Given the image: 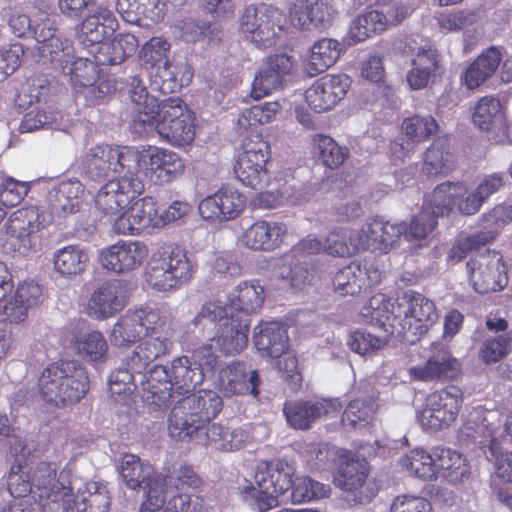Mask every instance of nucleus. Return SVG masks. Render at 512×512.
Masks as SVG:
<instances>
[{
    "mask_svg": "<svg viewBox=\"0 0 512 512\" xmlns=\"http://www.w3.org/2000/svg\"><path fill=\"white\" fill-rule=\"evenodd\" d=\"M294 469L288 463L278 460L258 464L255 485L245 481L238 487L241 499L252 509L264 512L277 507L289 489L290 500L297 504L329 496L330 486L309 477L292 480Z\"/></svg>",
    "mask_w": 512,
    "mask_h": 512,
    "instance_id": "1",
    "label": "nucleus"
},
{
    "mask_svg": "<svg viewBox=\"0 0 512 512\" xmlns=\"http://www.w3.org/2000/svg\"><path fill=\"white\" fill-rule=\"evenodd\" d=\"M201 479L190 466H180L166 474L151 475L145 486V500L142 509L164 512H196L201 507L199 496L185 489H196Z\"/></svg>",
    "mask_w": 512,
    "mask_h": 512,
    "instance_id": "2",
    "label": "nucleus"
},
{
    "mask_svg": "<svg viewBox=\"0 0 512 512\" xmlns=\"http://www.w3.org/2000/svg\"><path fill=\"white\" fill-rule=\"evenodd\" d=\"M87 371L72 361L52 363L43 369L38 379L41 398L56 407L78 403L89 391Z\"/></svg>",
    "mask_w": 512,
    "mask_h": 512,
    "instance_id": "3",
    "label": "nucleus"
},
{
    "mask_svg": "<svg viewBox=\"0 0 512 512\" xmlns=\"http://www.w3.org/2000/svg\"><path fill=\"white\" fill-rule=\"evenodd\" d=\"M221 397L212 390L187 393L173 406L168 417V431L172 438L184 441L198 434L222 410Z\"/></svg>",
    "mask_w": 512,
    "mask_h": 512,
    "instance_id": "4",
    "label": "nucleus"
},
{
    "mask_svg": "<svg viewBox=\"0 0 512 512\" xmlns=\"http://www.w3.org/2000/svg\"><path fill=\"white\" fill-rule=\"evenodd\" d=\"M56 464L40 462L33 469L31 481L33 498L42 512H70L73 510V491L77 479H70L69 471L62 470L56 478Z\"/></svg>",
    "mask_w": 512,
    "mask_h": 512,
    "instance_id": "5",
    "label": "nucleus"
},
{
    "mask_svg": "<svg viewBox=\"0 0 512 512\" xmlns=\"http://www.w3.org/2000/svg\"><path fill=\"white\" fill-rule=\"evenodd\" d=\"M285 25L283 11L265 3L247 6L239 19L242 36L260 48L272 47L284 32Z\"/></svg>",
    "mask_w": 512,
    "mask_h": 512,
    "instance_id": "6",
    "label": "nucleus"
},
{
    "mask_svg": "<svg viewBox=\"0 0 512 512\" xmlns=\"http://www.w3.org/2000/svg\"><path fill=\"white\" fill-rule=\"evenodd\" d=\"M153 131L173 146L192 143L195 138L194 118L181 98L168 97L160 101L154 127L143 135Z\"/></svg>",
    "mask_w": 512,
    "mask_h": 512,
    "instance_id": "7",
    "label": "nucleus"
},
{
    "mask_svg": "<svg viewBox=\"0 0 512 512\" xmlns=\"http://www.w3.org/2000/svg\"><path fill=\"white\" fill-rule=\"evenodd\" d=\"M192 271V264L183 250L163 246L153 254L145 276L149 285L167 291L188 281Z\"/></svg>",
    "mask_w": 512,
    "mask_h": 512,
    "instance_id": "8",
    "label": "nucleus"
},
{
    "mask_svg": "<svg viewBox=\"0 0 512 512\" xmlns=\"http://www.w3.org/2000/svg\"><path fill=\"white\" fill-rule=\"evenodd\" d=\"M461 436L482 447L487 446L490 453L494 454L495 444L512 442V413L503 421L499 411L475 407L461 428Z\"/></svg>",
    "mask_w": 512,
    "mask_h": 512,
    "instance_id": "9",
    "label": "nucleus"
},
{
    "mask_svg": "<svg viewBox=\"0 0 512 512\" xmlns=\"http://www.w3.org/2000/svg\"><path fill=\"white\" fill-rule=\"evenodd\" d=\"M136 164V151L128 147H113L107 144L90 148L82 161L85 175L93 181H101L112 172H131L136 168Z\"/></svg>",
    "mask_w": 512,
    "mask_h": 512,
    "instance_id": "10",
    "label": "nucleus"
},
{
    "mask_svg": "<svg viewBox=\"0 0 512 512\" xmlns=\"http://www.w3.org/2000/svg\"><path fill=\"white\" fill-rule=\"evenodd\" d=\"M269 158V144L258 133L249 135L242 143L234 165L236 178L252 189H262L268 183L265 164Z\"/></svg>",
    "mask_w": 512,
    "mask_h": 512,
    "instance_id": "11",
    "label": "nucleus"
},
{
    "mask_svg": "<svg viewBox=\"0 0 512 512\" xmlns=\"http://www.w3.org/2000/svg\"><path fill=\"white\" fill-rule=\"evenodd\" d=\"M463 402V393L455 385L427 395L417 418L421 426L430 430L448 428L457 418Z\"/></svg>",
    "mask_w": 512,
    "mask_h": 512,
    "instance_id": "12",
    "label": "nucleus"
},
{
    "mask_svg": "<svg viewBox=\"0 0 512 512\" xmlns=\"http://www.w3.org/2000/svg\"><path fill=\"white\" fill-rule=\"evenodd\" d=\"M383 295L373 296L368 306L364 308L363 315L370 320H395L408 318L414 320H434L438 318L435 311V306L432 301L425 298L421 294H414L412 296L405 294L402 298H398L395 303H392V310H389L386 305L380 307L384 303Z\"/></svg>",
    "mask_w": 512,
    "mask_h": 512,
    "instance_id": "13",
    "label": "nucleus"
},
{
    "mask_svg": "<svg viewBox=\"0 0 512 512\" xmlns=\"http://www.w3.org/2000/svg\"><path fill=\"white\" fill-rule=\"evenodd\" d=\"M217 355L211 352V347H199L192 357L181 356L171 362L172 392L179 395L192 392L199 386L206 371H212L217 364Z\"/></svg>",
    "mask_w": 512,
    "mask_h": 512,
    "instance_id": "14",
    "label": "nucleus"
},
{
    "mask_svg": "<svg viewBox=\"0 0 512 512\" xmlns=\"http://www.w3.org/2000/svg\"><path fill=\"white\" fill-rule=\"evenodd\" d=\"M368 473L367 461L350 454L341 459L334 484L350 493L355 504H367L378 493V487L368 479Z\"/></svg>",
    "mask_w": 512,
    "mask_h": 512,
    "instance_id": "15",
    "label": "nucleus"
},
{
    "mask_svg": "<svg viewBox=\"0 0 512 512\" xmlns=\"http://www.w3.org/2000/svg\"><path fill=\"white\" fill-rule=\"evenodd\" d=\"M44 225V213L35 206H29L14 211L5 222L3 230L13 250L26 255L34 246L37 234Z\"/></svg>",
    "mask_w": 512,
    "mask_h": 512,
    "instance_id": "16",
    "label": "nucleus"
},
{
    "mask_svg": "<svg viewBox=\"0 0 512 512\" xmlns=\"http://www.w3.org/2000/svg\"><path fill=\"white\" fill-rule=\"evenodd\" d=\"M144 191L143 181L132 171L106 182L95 196L96 208L106 215H118Z\"/></svg>",
    "mask_w": 512,
    "mask_h": 512,
    "instance_id": "17",
    "label": "nucleus"
},
{
    "mask_svg": "<svg viewBox=\"0 0 512 512\" xmlns=\"http://www.w3.org/2000/svg\"><path fill=\"white\" fill-rule=\"evenodd\" d=\"M467 269L473 288L480 294L500 291L508 283L503 257L497 251L486 250L473 256Z\"/></svg>",
    "mask_w": 512,
    "mask_h": 512,
    "instance_id": "18",
    "label": "nucleus"
},
{
    "mask_svg": "<svg viewBox=\"0 0 512 512\" xmlns=\"http://www.w3.org/2000/svg\"><path fill=\"white\" fill-rule=\"evenodd\" d=\"M57 31L53 19L44 18L37 22L33 29L37 43L34 51L38 53V62L55 63L60 68L71 57L73 46L69 40H62Z\"/></svg>",
    "mask_w": 512,
    "mask_h": 512,
    "instance_id": "19",
    "label": "nucleus"
},
{
    "mask_svg": "<svg viewBox=\"0 0 512 512\" xmlns=\"http://www.w3.org/2000/svg\"><path fill=\"white\" fill-rule=\"evenodd\" d=\"M460 372V362L440 343L431 345L424 365H417L408 369L411 379L422 382L454 380Z\"/></svg>",
    "mask_w": 512,
    "mask_h": 512,
    "instance_id": "20",
    "label": "nucleus"
},
{
    "mask_svg": "<svg viewBox=\"0 0 512 512\" xmlns=\"http://www.w3.org/2000/svg\"><path fill=\"white\" fill-rule=\"evenodd\" d=\"M127 93L131 101V129L139 136L154 127L156 110L160 102L148 94L143 80L138 76H131L127 82Z\"/></svg>",
    "mask_w": 512,
    "mask_h": 512,
    "instance_id": "21",
    "label": "nucleus"
},
{
    "mask_svg": "<svg viewBox=\"0 0 512 512\" xmlns=\"http://www.w3.org/2000/svg\"><path fill=\"white\" fill-rule=\"evenodd\" d=\"M342 408L337 398L320 400L287 401L283 407L288 425L294 429L307 430L313 423L324 416L336 415Z\"/></svg>",
    "mask_w": 512,
    "mask_h": 512,
    "instance_id": "22",
    "label": "nucleus"
},
{
    "mask_svg": "<svg viewBox=\"0 0 512 512\" xmlns=\"http://www.w3.org/2000/svg\"><path fill=\"white\" fill-rule=\"evenodd\" d=\"M137 166L151 171L159 184L172 182L185 169L184 161L177 153L153 146L137 152Z\"/></svg>",
    "mask_w": 512,
    "mask_h": 512,
    "instance_id": "23",
    "label": "nucleus"
},
{
    "mask_svg": "<svg viewBox=\"0 0 512 512\" xmlns=\"http://www.w3.org/2000/svg\"><path fill=\"white\" fill-rule=\"evenodd\" d=\"M149 255L146 244L139 241H118L100 253L103 267L117 274L139 268Z\"/></svg>",
    "mask_w": 512,
    "mask_h": 512,
    "instance_id": "24",
    "label": "nucleus"
},
{
    "mask_svg": "<svg viewBox=\"0 0 512 512\" xmlns=\"http://www.w3.org/2000/svg\"><path fill=\"white\" fill-rule=\"evenodd\" d=\"M350 87L347 75H326L318 79L305 93L309 107L317 113L335 107Z\"/></svg>",
    "mask_w": 512,
    "mask_h": 512,
    "instance_id": "25",
    "label": "nucleus"
},
{
    "mask_svg": "<svg viewBox=\"0 0 512 512\" xmlns=\"http://www.w3.org/2000/svg\"><path fill=\"white\" fill-rule=\"evenodd\" d=\"M259 377L257 370L248 369L244 362H231L222 367L215 385L225 396L251 394L257 397Z\"/></svg>",
    "mask_w": 512,
    "mask_h": 512,
    "instance_id": "26",
    "label": "nucleus"
},
{
    "mask_svg": "<svg viewBox=\"0 0 512 512\" xmlns=\"http://www.w3.org/2000/svg\"><path fill=\"white\" fill-rule=\"evenodd\" d=\"M293 66L292 57L286 54L268 57L254 77L251 96L254 99H260L281 88L285 77L291 73Z\"/></svg>",
    "mask_w": 512,
    "mask_h": 512,
    "instance_id": "27",
    "label": "nucleus"
},
{
    "mask_svg": "<svg viewBox=\"0 0 512 512\" xmlns=\"http://www.w3.org/2000/svg\"><path fill=\"white\" fill-rule=\"evenodd\" d=\"M245 199L236 189L222 187L199 204L202 218L212 221H226L235 218L243 209Z\"/></svg>",
    "mask_w": 512,
    "mask_h": 512,
    "instance_id": "28",
    "label": "nucleus"
},
{
    "mask_svg": "<svg viewBox=\"0 0 512 512\" xmlns=\"http://www.w3.org/2000/svg\"><path fill=\"white\" fill-rule=\"evenodd\" d=\"M360 235L362 250L379 249L387 251L406 231V223H391L382 218H373L357 230Z\"/></svg>",
    "mask_w": 512,
    "mask_h": 512,
    "instance_id": "29",
    "label": "nucleus"
},
{
    "mask_svg": "<svg viewBox=\"0 0 512 512\" xmlns=\"http://www.w3.org/2000/svg\"><path fill=\"white\" fill-rule=\"evenodd\" d=\"M334 9L328 0H304L289 10L292 24L301 30L324 28L332 21Z\"/></svg>",
    "mask_w": 512,
    "mask_h": 512,
    "instance_id": "30",
    "label": "nucleus"
},
{
    "mask_svg": "<svg viewBox=\"0 0 512 512\" xmlns=\"http://www.w3.org/2000/svg\"><path fill=\"white\" fill-rule=\"evenodd\" d=\"M253 343L262 357H281L288 350L285 322H259L254 328Z\"/></svg>",
    "mask_w": 512,
    "mask_h": 512,
    "instance_id": "31",
    "label": "nucleus"
},
{
    "mask_svg": "<svg viewBox=\"0 0 512 512\" xmlns=\"http://www.w3.org/2000/svg\"><path fill=\"white\" fill-rule=\"evenodd\" d=\"M117 20L112 11L98 7L75 27L78 40L86 46L99 45L115 31Z\"/></svg>",
    "mask_w": 512,
    "mask_h": 512,
    "instance_id": "32",
    "label": "nucleus"
},
{
    "mask_svg": "<svg viewBox=\"0 0 512 512\" xmlns=\"http://www.w3.org/2000/svg\"><path fill=\"white\" fill-rule=\"evenodd\" d=\"M286 234L282 223L257 221L244 230L241 242L253 250L272 251L281 245Z\"/></svg>",
    "mask_w": 512,
    "mask_h": 512,
    "instance_id": "33",
    "label": "nucleus"
},
{
    "mask_svg": "<svg viewBox=\"0 0 512 512\" xmlns=\"http://www.w3.org/2000/svg\"><path fill=\"white\" fill-rule=\"evenodd\" d=\"M73 499V510L70 512H108L111 503L105 484L95 481L82 483L78 479Z\"/></svg>",
    "mask_w": 512,
    "mask_h": 512,
    "instance_id": "34",
    "label": "nucleus"
},
{
    "mask_svg": "<svg viewBox=\"0 0 512 512\" xmlns=\"http://www.w3.org/2000/svg\"><path fill=\"white\" fill-rule=\"evenodd\" d=\"M41 297V286L33 281H25L18 286L13 301L0 304V320H24L40 303Z\"/></svg>",
    "mask_w": 512,
    "mask_h": 512,
    "instance_id": "35",
    "label": "nucleus"
},
{
    "mask_svg": "<svg viewBox=\"0 0 512 512\" xmlns=\"http://www.w3.org/2000/svg\"><path fill=\"white\" fill-rule=\"evenodd\" d=\"M121 289L122 283L119 280L103 283L89 300L88 315L92 318L114 317L123 306Z\"/></svg>",
    "mask_w": 512,
    "mask_h": 512,
    "instance_id": "36",
    "label": "nucleus"
},
{
    "mask_svg": "<svg viewBox=\"0 0 512 512\" xmlns=\"http://www.w3.org/2000/svg\"><path fill=\"white\" fill-rule=\"evenodd\" d=\"M249 325L243 322H223L219 325L216 334L210 340L211 352L216 349L224 355L240 353L248 343Z\"/></svg>",
    "mask_w": 512,
    "mask_h": 512,
    "instance_id": "37",
    "label": "nucleus"
},
{
    "mask_svg": "<svg viewBox=\"0 0 512 512\" xmlns=\"http://www.w3.org/2000/svg\"><path fill=\"white\" fill-rule=\"evenodd\" d=\"M84 186L79 180H66L59 183L49 193L52 213L66 217L80 211L83 205Z\"/></svg>",
    "mask_w": 512,
    "mask_h": 512,
    "instance_id": "38",
    "label": "nucleus"
},
{
    "mask_svg": "<svg viewBox=\"0 0 512 512\" xmlns=\"http://www.w3.org/2000/svg\"><path fill=\"white\" fill-rule=\"evenodd\" d=\"M143 377L146 378L143 383L145 400L158 408L167 405L172 398L170 367L156 365L149 371L147 377Z\"/></svg>",
    "mask_w": 512,
    "mask_h": 512,
    "instance_id": "39",
    "label": "nucleus"
},
{
    "mask_svg": "<svg viewBox=\"0 0 512 512\" xmlns=\"http://www.w3.org/2000/svg\"><path fill=\"white\" fill-rule=\"evenodd\" d=\"M433 459L436 478L441 476L453 484L461 482L470 472L466 459L452 449L434 448Z\"/></svg>",
    "mask_w": 512,
    "mask_h": 512,
    "instance_id": "40",
    "label": "nucleus"
},
{
    "mask_svg": "<svg viewBox=\"0 0 512 512\" xmlns=\"http://www.w3.org/2000/svg\"><path fill=\"white\" fill-rule=\"evenodd\" d=\"M343 50V45L331 38H323L311 47L305 70L310 77L325 72L336 63Z\"/></svg>",
    "mask_w": 512,
    "mask_h": 512,
    "instance_id": "41",
    "label": "nucleus"
},
{
    "mask_svg": "<svg viewBox=\"0 0 512 512\" xmlns=\"http://www.w3.org/2000/svg\"><path fill=\"white\" fill-rule=\"evenodd\" d=\"M501 62V53L496 47H490L479 55L466 69L464 83L469 89H475L494 75Z\"/></svg>",
    "mask_w": 512,
    "mask_h": 512,
    "instance_id": "42",
    "label": "nucleus"
},
{
    "mask_svg": "<svg viewBox=\"0 0 512 512\" xmlns=\"http://www.w3.org/2000/svg\"><path fill=\"white\" fill-rule=\"evenodd\" d=\"M265 296V289L258 281H243L237 286L230 310L253 316L262 307Z\"/></svg>",
    "mask_w": 512,
    "mask_h": 512,
    "instance_id": "43",
    "label": "nucleus"
},
{
    "mask_svg": "<svg viewBox=\"0 0 512 512\" xmlns=\"http://www.w3.org/2000/svg\"><path fill=\"white\" fill-rule=\"evenodd\" d=\"M512 221V205L498 204L479 218L480 230L474 232L484 245L493 242L503 227Z\"/></svg>",
    "mask_w": 512,
    "mask_h": 512,
    "instance_id": "44",
    "label": "nucleus"
},
{
    "mask_svg": "<svg viewBox=\"0 0 512 512\" xmlns=\"http://www.w3.org/2000/svg\"><path fill=\"white\" fill-rule=\"evenodd\" d=\"M464 192L462 183L446 182L438 185L428 197L427 204L423 209H427L430 215L436 220L437 217L448 214L453 206Z\"/></svg>",
    "mask_w": 512,
    "mask_h": 512,
    "instance_id": "45",
    "label": "nucleus"
},
{
    "mask_svg": "<svg viewBox=\"0 0 512 512\" xmlns=\"http://www.w3.org/2000/svg\"><path fill=\"white\" fill-rule=\"evenodd\" d=\"M177 28L181 32V38L186 42H214L221 40L222 37V27L219 23L198 18L186 17L178 22Z\"/></svg>",
    "mask_w": 512,
    "mask_h": 512,
    "instance_id": "46",
    "label": "nucleus"
},
{
    "mask_svg": "<svg viewBox=\"0 0 512 512\" xmlns=\"http://www.w3.org/2000/svg\"><path fill=\"white\" fill-rule=\"evenodd\" d=\"M412 68L407 73V82L411 89L425 88L432 73L438 67L437 50H419L417 57L411 59Z\"/></svg>",
    "mask_w": 512,
    "mask_h": 512,
    "instance_id": "47",
    "label": "nucleus"
},
{
    "mask_svg": "<svg viewBox=\"0 0 512 512\" xmlns=\"http://www.w3.org/2000/svg\"><path fill=\"white\" fill-rule=\"evenodd\" d=\"M313 272V263L298 259L286 253L278 268L279 277L294 289H302L310 283Z\"/></svg>",
    "mask_w": 512,
    "mask_h": 512,
    "instance_id": "48",
    "label": "nucleus"
},
{
    "mask_svg": "<svg viewBox=\"0 0 512 512\" xmlns=\"http://www.w3.org/2000/svg\"><path fill=\"white\" fill-rule=\"evenodd\" d=\"M168 347L169 342L166 338H149L133 351L127 365L136 373L141 374L152 361L166 354Z\"/></svg>",
    "mask_w": 512,
    "mask_h": 512,
    "instance_id": "49",
    "label": "nucleus"
},
{
    "mask_svg": "<svg viewBox=\"0 0 512 512\" xmlns=\"http://www.w3.org/2000/svg\"><path fill=\"white\" fill-rule=\"evenodd\" d=\"M361 243L357 230L341 228L328 234L323 250L333 256H351L362 249Z\"/></svg>",
    "mask_w": 512,
    "mask_h": 512,
    "instance_id": "50",
    "label": "nucleus"
},
{
    "mask_svg": "<svg viewBox=\"0 0 512 512\" xmlns=\"http://www.w3.org/2000/svg\"><path fill=\"white\" fill-rule=\"evenodd\" d=\"M73 346L79 356L93 363L105 362L108 344L100 332L81 333L74 339Z\"/></svg>",
    "mask_w": 512,
    "mask_h": 512,
    "instance_id": "51",
    "label": "nucleus"
},
{
    "mask_svg": "<svg viewBox=\"0 0 512 512\" xmlns=\"http://www.w3.org/2000/svg\"><path fill=\"white\" fill-rule=\"evenodd\" d=\"M88 255L78 246L68 245L54 253V269L64 276L76 275L85 269Z\"/></svg>",
    "mask_w": 512,
    "mask_h": 512,
    "instance_id": "52",
    "label": "nucleus"
},
{
    "mask_svg": "<svg viewBox=\"0 0 512 512\" xmlns=\"http://www.w3.org/2000/svg\"><path fill=\"white\" fill-rule=\"evenodd\" d=\"M433 458L434 449L431 453L423 449H414L400 459V464L411 475L424 480H433L436 479Z\"/></svg>",
    "mask_w": 512,
    "mask_h": 512,
    "instance_id": "53",
    "label": "nucleus"
},
{
    "mask_svg": "<svg viewBox=\"0 0 512 512\" xmlns=\"http://www.w3.org/2000/svg\"><path fill=\"white\" fill-rule=\"evenodd\" d=\"M68 59L59 68L62 73L70 76L71 81L79 86H93L97 78V63L83 57L75 58L73 54Z\"/></svg>",
    "mask_w": 512,
    "mask_h": 512,
    "instance_id": "54",
    "label": "nucleus"
},
{
    "mask_svg": "<svg viewBox=\"0 0 512 512\" xmlns=\"http://www.w3.org/2000/svg\"><path fill=\"white\" fill-rule=\"evenodd\" d=\"M152 475V467L134 454L123 455L120 476L128 488L137 489Z\"/></svg>",
    "mask_w": 512,
    "mask_h": 512,
    "instance_id": "55",
    "label": "nucleus"
},
{
    "mask_svg": "<svg viewBox=\"0 0 512 512\" xmlns=\"http://www.w3.org/2000/svg\"><path fill=\"white\" fill-rule=\"evenodd\" d=\"M280 109L281 104L278 101L265 102L244 109L237 120L239 130L246 131L258 124L271 122Z\"/></svg>",
    "mask_w": 512,
    "mask_h": 512,
    "instance_id": "56",
    "label": "nucleus"
},
{
    "mask_svg": "<svg viewBox=\"0 0 512 512\" xmlns=\"http://www.w3.org/2000/svg\"><path fill=\"white\" fill-rule=\"evenodd\" d=\"M314 143L318 150V159L330 169L339 168L348 157V148L339 145L330 136L316 135Z\"/></svg>",
    "mask_w": 512,
    "mask_h": 512,
    "instance_id": "57",
    "label": "nucleus"
},
{
    "mask_svg": "<svg viewBox=\"0 0 512 512\" xmlns=\"http://www.w3.org/2000/svg\"><path fill=\"white\" fill-rule=\"evenodd\" d=\"M333 285L335 291L342 296L356 295L366 285L364 272L359 265H348L336 273Z\"/></svg>",
    "mask_w": 512,
    "mask_h": 512,
    "instance_id": "58",
    "label": "nucleus"
},
{
    "mask_svg": "<svg viewBox=\"0 0 512 512\" xmlns=\"http://www.w3.org/2000/svg\"><path fill=\"white\" fill-rule=\"evenodd\" d=\"M374 414V403L371 399H354L349 402L342 414V423L348 429L365 427Z\"/></svg>",
    "mask_w": 512,
    "mask_h": 512,
    "instance_id": "59",
    "label": "nucleus"
},
{
    "mask_svg": "<svg viewBox=\"0 0 512 512\" xmlns=\"http://www.w3.org/2000/svg\"><path fill=\"white\" fill-rule=\"evenodd\" d=\"M453 168L452 155L444 140L435 141L426 151L423 170L428 175L446 173Z\"/></svg>",
    "mask_w": 512,
    "mask_h": 512,
    "instance_id": "60",
    "label": "nucleus"
},
{
    "mask_svg": "<svg viewBox=\"0 0 512 512\" xmlns=\"http://www.w3.org/2000/svg\"><path fill=\"white\" fill-rule=\"evenodd\" d=\"M503 114L500 101L492 96H486L479 100L473 114V122L481 130L488 131L497 123H501Z\"/></svg>",
    "mask_w": 512,
    "mask_h": 512,
    "instance_id": "61",
    "label": "nucleus"
},
{
    "mask_svg": "<svg viewBox=\"0 0 512 512\" xmlns=\"http://www.w3.org/2000/svg\"><path fill=\"white\" fill-rule=\"evenodd\" d=\"M402 130L412 143H419L436 133L438 124L430 115H415L403 121Z\"/></svg>",
    "mask_w": 512,
    "mask_h": 512,
    "instance_id": "62",
    "label": "nucleus"
},
{
    "mask_svg": "<svg viewBox=\"0 0 512 512\" xmlns=\"http://www.w3.org/2000/svg\"><path fill=\"white\" fill-rule=\"evenodd\" d=\"M511 352V338L498 335L487 338L478 351L479 359L486 365L495 364Z\"/></svg>",
    "mask_w": 512,
    "mask_h": 512,
    "instance_id": "63",
    "label": "nucleus"
},
{
    "mask_svg": "<svg viewBox=\"0 0 512 512\" xmlns=\"http://www.w3.org/2000/svg\"><path fill=\"white\" fill-rule=\"evenodd\" d=\"M148 334L144 322H116L111 332V342L115 346L125 347L136 343Z\"/></svg>",
    "mask_w": 512,
    "mask_h": 512,
    "instance_id": "64",
    "label": "nucleus"
}]
</instances>
